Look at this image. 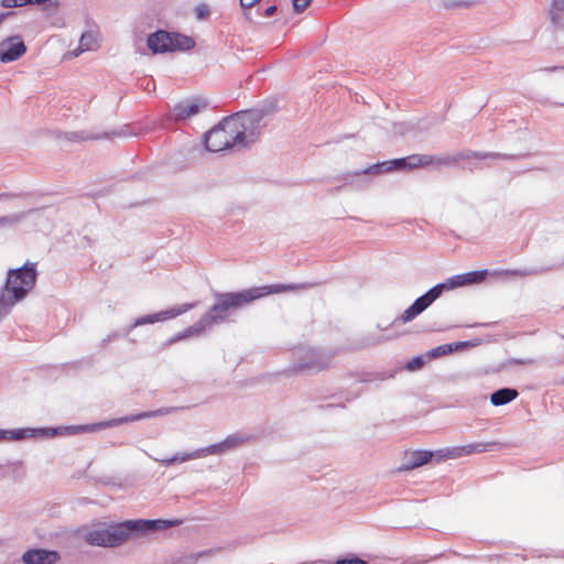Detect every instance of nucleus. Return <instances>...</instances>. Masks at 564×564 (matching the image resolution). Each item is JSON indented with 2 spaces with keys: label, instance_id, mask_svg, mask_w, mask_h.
Segmentation results:
<instances>
[{
  "label": "nucleus",
  "instance_id": "obj_1",
  "mask_svg": "<svg viewBox=\"0 0 564 564\" xmlns=\"http://www.w3.org/2000/svg\"><path fill=\"white\" fill-rule=\"evenodd\" d=\"M269 112L264 108L250 109L225 118L205 134L206 150L220 152L231 148H245L260 134L262 120Z\"/></svg>",
  "mask_w": 564,
  "mask_h": 564
},
{
  "label": "nucleus",
  "instance_id": "obj_2",
  "mask_svg": "<svg viewBox=\"0 0 564 564\" xmlns=\"http://www.w3.org/2000/svg\"><path fill=\"white\" fill-rule=\"evenodd\" d=\"M178 410L176 406L161 408L154 411L141 412L119 419H112L95 424L66 426V427H40V429H18V430H0V441H20L34 437H55L57 435H72L77 433L96 432L106 427H113L120 424L135 422L144 419L169 415Z\"/></svg>",
  "mask_w": 564,
  "mask_h": 564
},
{
  "label": "nucleus",
  "instance_id": "obj_3",
  "mask_svg": "<svg viewBox=\"0 0 564 564\" xmlns=\"http://www.w3.org/2000/svg\"><path fill=\"white\" fill-rule=\"evenodd\" d=\"M178 520H127L110 525L90 530L85 535V541L95 546L113 547L122 544L131 536H142L155 531H162L178 525Z\"/></svg>",
  "mask_w": 564,
  "mask_h": 564
},
{
  "label": "nucleus",
  "instance_id": "obj_4",
  "mask_svg": "<svg viewBox=\"0 0 564 564\" xmlns=\"http://www.w3.org/2000/svg\"><path fill=\"white\" fill-rule=\"evenodd\" d=\"M262 297L261 290H245L241 292L217 294V302L192 326L178 333L169 340V344L181 339L199 336L214 324L225 321L236 310Z\"/></svg>",
  "mask_w": 564,
  "mask_h": 564
},
{
  "label": "nucleus",
  "instance_id": "obj_5",
  "mask_svg": "<svg viewBox=\"0 0 564 564\" xmlns=\"http://www.w3.org/2000/svg\"><path fill=\"white\" fill-rule=\"evenodd\" d=\"M37 278L36 264L26 262L18 269L8 271L6 283L2 288L13 300L22 301L35 286Z\"/></svg>",
  "mask_w": 564,
  "mask_h": 564
},
{
  "label": "nucleus",
  "instance_id": "obj_6",
  "mask_svg": "<svg viewBox=\"0 0 564 564\" xmlns=\"http://www.w3.org/2000/svg\"><path fill=\"white\" fill-rule=\"evenodd\" d=\"M441 296L440 289L434 285L426 293L417 297L413 304L402 313L399 319L403 324L413 321Z\"/></svg>",
  "mask_w": 564,
  "mask_h": 564
},
{
  "label": "nucleus",
  "instance_id": "obj_7",
  "mask_svg": "<svg viewBox=\"0 0 564 564\" xmlns=\"http://www.w3.org/2000/svg\"><path fill=\"white\" fill-rule=\"evenodd\" d=\"M303 358L295 366L297 371L303 370H322L329 367L332 355L316 349L303 350Z\"/></svg>",
  "mask_w": 564,
  "mask_h": 564
},
{
  "label": "nucleus",
  "instance_id": "obj_8",
  "mask_svg": "<svg viewBox=\"0 0 564 564\" xmlns=\"http://www.w3.org/2000/svg\"><path fill=\"white\" fill-rule=\"evenodd\" d=\"M195 306H196V303H185V304H181V305L171 307L165 311H161V312H158L154 314H149V315L137 318L131 327L133 328V327L142 326L145 324H153L156 322H163L166 319H171V318H174L176 316H180V315L191 311Z\"/></svg>",
  "mask_w": 564,
  "mask_h": 564
},
{
  "label": "nucleus",
  "instance_id": "obj_9",
  "mask_svg": "<svg viewBox=\"0 0 564 564\" xmlns=\"http://www.w3.org/2000/svg\"><path fill=\"white\" fill-rule=\"evenodd\" d=\"M397 162H400L401 169H416V167H423L431 164H438V165H451L456 162L455 159L451 158H441L435 159L431 155H424V154H413L409 155L406 158L398 159Z\"/></svg>",
  "mask_w": 564,
  "mask_h": 564
},
{
  "label": "nucleus",
  "instance_id": "obj_10",
  "mask_svg": "<svg viewBox=\"0 0 564 564\" xmlns=\"http://www.w3.org/2000/svg\"><path fill=\"white\" fill-rule=\"evenodd\" d=\"M26 52V46L19 36H11L0 43V61L10 63L20 58Z\"/></svg>",
  "mask_w": 564,
  "mask_h": 564
},
{
  "label": "nucleus",
  "instance_id": "obj_11",
  "mask_svg": "<svg viewBox=\"0 0 564 564\" xmlns=\"http://www.w3.org/2000/svg\"><path fill=\"white\" fill-rule=\"evenodd\" d=\"M147 45L153 54L173 52V42L171 33L166 31H156L149 35Z\"/></svg>",
  "mask_w": 564,
  "mask_h": 564
},
{
  "label": "nucleus",
  "instance_id": "obj_12",
  "mask_svg": "<svg viewBox=\"0 0 564 564\" xmlns=\"http://www.w3.org/2000/svg\"><path fill=\"white\" fill-rule=\"evenodd\" d=\"M205 104L198 100H185L174 106L172 109V117L176 121L186 120L197 115Z\"/></svg>",
  "mask_w": 564,
  "mask_h": 564
},
{
  "label": "nucleus",
  "instance_id": "obj_13",
  "mask_svg": "<svg viewBox=\"0 0 564 564\" xmlns=\"http://www.w3.org/2000/svg\"><path fill=\"white\" fill-rule=\"evenodd\" d=\"M58 558L56 552L42 549L29 550L22 556L25 564H55Z\"/></svg>",
  "mask_w": 564,
  "mask_h": 564
},
{
  "label": "nucleus",
  "instance_id": "obj_14",
  "mask_svg": "<svg viewBox=\"0 0 564 564\" xmlns=\"http://www.w3.org/2000/svg\"><path fill=\"white\" fill-rule=\"evenodd\" d=\"M434 453L430 451H414L410 453L404 463L400 466V470H412L427 464L433 457Z\"/></svg>",
  "mask_w": 564,
  "mask_h": 564
},
{
  "label": "nucleus",
  "instance_id": "obj_15",
  "mask_svg": "<svg viewBox=\"0 0 564 564\" xmlns=\"http://www.w3.org/2000/svg\"><path fill=\"white\" fill-rule=\"evenodd\" d=\"M99 47V33L97 31L84 32L79 40V45L73 51L74 56H78L84 52L96 51Z\"/></svg>",
  "mask_w": 564,
  "mask_h": 564
},
{
  "label": "nucleus",
  "instance_id": "obj_16",
  "mask_svg": "<svg viewBox=\"0 0 564 564\" xmlns=\"http://www.w3.org/2000/svg\"><path fill=\"white\" fill-rule=\"evenodd\" d=\"M547 14L554 29L564 30V0H551Z\"/></svg>",
  "mask_w": 564,
  "mask_h": 564
},
{
  "label": "nucleus",
  "instance_id": "obj_17",
  "mask_svg": "<svg viewBox=\"0 0 564 564\" xmlns=\"http://www.w3.org/2000/svg\"><path fill=\"white\" fill-rule=\"evenodd\" d=\"M317 283H300V284H273L261 288H252L251 290H261L262 296L272 293H281L295 290H307L316 286Z\"/></svg>",
  "mask_w": 564,
  "mask_h": 564
},
{
  "label": "nucleus",
  "instance_id": "obj_18",
  "mask_svg": "<svg viewBox=\"0 0 564 564\" xmlns=\"http://www.w3.org/2000/svg\"><path fill=\"white\" fill-rule=\"evenodd\" d=\"M518 391L511 388H501L490 395V402L495 406L505 405L518 397Z\"/></svg>",
  "mask_w": 564,
  "mask_h": 564
},
{
  "label": "nucleus",
  "instance_id": "obj_19",
  "mask_svg": "<svg viewBox=\"0 0 564 564\" xmlns=\"http://www.w3.org/2000/svg\"><path fill=\"white\" fill-rule=\"evenodd\" d=\"M459 156L465 160H470V159L511 160L514 158L512 154H505V153H498V152H475V151H468L466 153H462Z\"/></svg>",
  "mask_w": 564,
  "mask_h": 564
},
{
  "label": "nucleus",
  "instance_id": "obj_20",
  "mask_svg": "<svg viewBox=\"0 0 564 564\" xmlns=\"http://www.w3.org/2000/svg\"><path fill=\"white\" fill-rule=\"evenodd\" d=\"M464 285H467V283L463 273L448 278L445 282L436 284V288L440 289V293L442 295L445 291H451Z\"/></svg>",
  "mask_w": 564,
  "mask_h": 564
},
{
  "label": "nucleus",
  "instance_id": "obj_21",
  "mask_svg": "<svg viewBox=\"0 0 564 564\" xmlns=\"http://www.w3.org/2000/svg\"><path fill=\"white\" fill-rule=\"evenodd\" d=\"M463 345H464L463 343L441 345V346H437V347L429 350L426 352V357L429 360L438 358V357H442V356L453 352L456 348H458L459 346H463Z\"/></svg>",
  "mask_w": 564,
  "mask_h": 564
},
{
  "label": "nucleus",
  "instance_id": "obj_22",
  "mask_svg": "<svg viewBox=\"0 0 564 564\" xmlns=\"http://www.w3.org/2000/svg\"><path fill=\"white\" fill-rule=\"evenodd\" d=\"M19 301L13 300V297L7 293L4 290L0 292V321L3 319L12 310V307Z\"/></svg>",
  "mask_w": 564,
  "mask_h": 564
},
{
  "label": "nucleus",
  "instance_id": "obj_23",
  "mask_svg": "<svg viewBox=\"0 0 564 564\" xmlns=\"http://www.w3.org/2000/svg\"><path fill=\"white\" fill-rule=\"evenodd\" d=\"M171 39L173 42V51L175 50H189L194 47L195 42L192 37L178 34V33H172Z\"/></svg>",
  "mask_w": 564,
  "mask_h": 564
},
{
  "label": "nucleus",
  "instance_id": "obj_24",
  "mask_svg": "<svg viewBox=\"0 0 564 564\" xmlns=\"http://www.w3.org/2000/svg\"><path fill=\"white\" fill-rule=\"evenodd\" d=\"M197 458H202L200 448L195 449V451L189 452V453H185V454H176L173 457H170V458H166V459H162L160 462L164 466H170V465H172L175 462L183 463V462H187V460H191V459H197Z\"/></svg>",
  "mask_w": 564,
  "mask_h": 564
},
{
  "label": "nucleus",
  "instance_id": "obj_25",
  "mask_svg": "<svg viewBox=\"0 0 564 564\" xmlns=\"http://www.w3.org/2000/svg\"><path fill=\"white\" fill-rule=\"evenodd\" d=\"M394 377V372H386V371H378V372H369V373H362L360 375L358 381L362 383H369L373 381H383L390 378Z\"/></svg>",
  "mask_w": 564,
  "mask_h": 564
},
{
  "label": "nucleus",
  "instance_id": "obj_26",
  "mask_svg": "<svg viewBox=\"0 0 564 564\" xmlns=\"http://www.w3.org/2000/svg\"><path fill=\"white\" fill-rule=\"evenodd\" d=\"M248 440L247 436L241 434H231L223 441L226 452L234 451L241 446Z\"/></svg>",
  "mask_w": 564,
  "mask_h": 564
},
{
  "label": "nucleus",
  "instance_id": "obj_27",
  "mask_svg": "<svg viewBox=\"0 0 564 564\" xmlns=\"http://www.w3.org/2000/svg\"><path fill=\"white\" fill-rule=\"evenodd\" d=\"M546 272L545 269L542 268H525V269H516V270H505L501 272L503 275H512V276H530L538 275Z\"/></svg>",
  "mask_w": 564,
  "mask_h": 564
},
{
  "label": "nucleus",
  "instance_id": "obj_28",
  "mask_svg": "<svg viewBox=\"0 0 564 564\" xmlns=\"http://www.w3.org/2000/svg\"><path fill=\"white\" fill-rule=\"evenodd\" d=\"M495 445H496V443H488V444L475 443V444L464 445V446H462L463 456H468L474 453H484V452L490 449L491 447H494Z\"/></svg>",
  "mask_w": 564,
  "mask_h": 564
},
{
  "label": "nucleus",
  "instance_id": "obj_29",
  "mask_svg": "<svg viewBox=\"0 0 564 564\" xmlns=\"http://www.w3.org/2000/svg\"><path fill=\"white\" fill-rule=\"evenodd\" d=\"M436 455L438 457V462L443 459H456L463 457L462 446H455L437 451Z\"/></svg>",
  "mask_w": 564,
  "mask_h": 564
},
{
  "label": "nucleus",
  "instance_id": "obj_30",
  "mask_svg": "<svg viewBox=\"0 0 564 564\" xmlns=\"http://www.w3.org/2000/svg\"><path fill=\"white\" fill-rule=\"evenodd\" d=\"M200 452H202V458L206 457L208 455H221V454L227 453L225 449V446L223 445V442L209 445L207 447H203V448H200Z\"/></svg>",
  "mask_w": 564,
  "mask_h": 564
},
{
  "label": "nucleus",
  "instance_id": "obj_31",
  "mask_svg": "<svg viewBox=\"0 0 564 564\" xmlns=\"http://www.w3.org/2000/svg\"><path fill=\"white\" fill-rule=\"evenodd\" d=\"M426 360H429L426 354L424 356H415L406 362L405 369L409 371L420 370L424 366Z\"/></svg>",
  "mask_w": 564,
  "mask_h": 564
},
{
  "label": "nucleus",
  "instance_id": "obj_32",
  "mask_svg": "<svg viewBox=\"0 0 564 564\" xmlns=\"http://www.w3.org/2000/svg\"><path fill=\"white\" fill-rule=\"evenodd\" d=\"M24 217H25L24 213L2 216V217H0V227L15 225V224L20 223Z\"/></svg>",
  "mask_w": 564,
  "mask_h": 564
},
{
  "label": "nucleus",
  "instance_id": "obj_33",
  "mask_svg": "<svg viewBox=\"0 0 564 564\" xmlns=\"http://www.w3.org/2000/svg\"><path fill=\"white\" fill-rule=\"evenodd\" d=\"M486 275H487L486 270L471 271V272L464 273L467 285L482 281Z\"/></svg>",
  "mask_w": 564,
  "mask_h": 564
},
{
  "label": "nucleus",
  "instance_id": "obj_34",
  "mask_svg": "<svg viewBox=\"0 0 564 564\" xmlns=\"http://www.w3.org/2000/svg\"><path fill=\"white\" fill-rule=\"evenodd\" d=\"M383 171L380 166V163H376V164H372L368 167H365L364 170L361 171H356L354 173H349L348 175H355V176H358V175H361V174H373V175H379V174H382Z\"/></svg>",
  "mask_w": 564,
  "mask_h": 564
},
{
  "label": "nucleus",
  "instance_id": "obj_35",
  "mask_svg": "<svg viewBox=\"0 0 564 564\" xmlns=\"http://www.w3.org/2000/svg\"><path fill=\"white\" fill-rule=\"evenodd\" d=\"M397 161H398V159L380 163V166H381L383 173L391 172L393 170H400L401 169L400 162H397Z\"/></svg>",
  "mask_w": 564,
  "mask_h": 564
},
{
  "label": "nucleus",
  "instance_id": "obj_36",
  "mask_svg": "<svg viewBox=\"0 0 564 564\" xmlns=\"http://www.w3.org/2000/svg\"><path fill=\"white\" fill-rule=\"evenodd\" d=\"M200 556V554H188L178 557L175 560L173 564H196L197 558Z\"/></svg>",
  "mask_w": 564,
  "mask_h": 564
},
{
  "label": "nucleus",
  "instance_id": "obj_37",
  "mask_svg": "<svg viewBox=\"0 0 564 564\" xmlns=\"http://www.w3.org/2000/svg\"><path fill=\"white\" fill-rule=\"evenodd\" d=\"M195 13H196L197 19L205 20L209 15V8L207 4L202 3L195 8Z\"/></svg>",
  "mask_w": 564,
  "mask_h": 564
},
{
  "label": "nucleus",
  "instance_id": "obj_38",
  "mask_svg": "<svg viewBox=\"0 0 564 564\" xmlns=\"http://www.w3.org/2000/svg\"><path fill=\"white\" fill-rule=\"evenodd\" d=\"M1 3L4 8H14L31 4V0H2Z\"/></svg>",
  "mask_w": 564,
  "mask_h": 564
},
{
  "label": "nucleus",
  "instance_id": "obj_39",
  "mask_svg": "<svg viewBox=\"0 0 564 564\" xmlns=\"http://www.w3.org/2000/svg\"><path fill=\"white\" fill-rule=\"evenodd\" d=\"M293 8L296 12H302L310 4L311 0H292Z\"/></svg>",
  "mask_w": 564,
  "mask_h": 564
},
{
  "label": "nucleus",
  "instance_id": "obj_40",
  "mask_svg": "<svg viewBox=\"0 0 564 564\" xmlns=\"http://www.w3.org/2000/svg\"><path fill=\"white\" fill-rule=\"evenodd\" d=\"M336 564H368V563L361 558L355 557V558L338 560L336 562Z\"/></svg>",
  "mask_w": 564,
  "mask_h": 564
},
{
  "label": "nucleus",
  "instance_id": "obj_41",
  "mask_svg": "<svg viewBox=\"0 0 564 564\" xmlns=\"http://www.w3.org/2000/svg\"><path fill=\"white\" fill-rule=\"evenodd\" d=\"M509 365H522V366H527V365H532L534 364V360L533 359H530V358H527V359H511L508 361Z\"/></svg>",
  "mask_w": 564,
  "mask_h": 564
},
{
  "label": "nucleus",
  "instance_id": "obj_42",
  "mask_svg": "<svg viewBox=\"0 0 564 564\" xmlns=\"http://www.w3.org/2000/svg\"><path fill=\"white\" fill-rule=\"evenodd\" d=\"M275 11H276V7L275 6H271V7H268L265 9L264 14L267 17H271Z\"/></svg>",
  "mask_w": 564,
  "mask_h": 564
},
{
  "label": "nucleus",
  "instance_id": "obj_43",
  "mask_svg": "<svg viewBox=\"0 0 564 564\" xmlns=\"http://www.w3.org/2000/svg\"><path fill=\"white\" fill-rule=\"evenodd\" d=\"M544 72H556V70H564V66H552V67H545L543 68Z\"/></svg>",
  "mask_w": 564,
  "mask_h": 564
},
{
  "label": "nucleus",
  "instance_id": "obj_44",
  "mask_svg": "<svg viewBox=\"0 0 564 564\" xmlns=\"http://www.w3.org/2000/svg\"><path fill=\"white\" fill-rule=\"evenodd\" d=\"M52 0H31V3H34V4H43V3H46V2H51Z\"/></svg>",
  "mask_w": 564,
  "mask_h": 564
}]
</instances>
